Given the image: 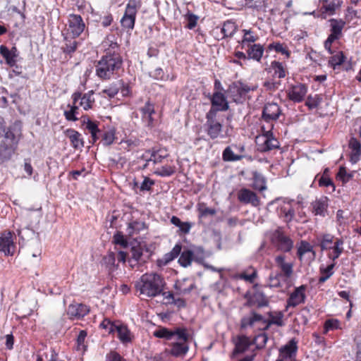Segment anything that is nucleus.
<instances>
[{"instance_id":"nucleus-1","label":"nucleus","mask_w":361,"mask_h":361,"mask_svg":"<svg viewBox=\"0 0 361 361\" xmlns=\"http://www.w3.org/2000/svg\"><path fill=\"white\" fill-rule=\"evenodd\" d=\"M166 283L159 274L151 272L143 274L135 283V288L140 295L155 298L164 290Z\"/></svg>"},{"instance_id":"nucleus-2","label":"nucleus","mask_w":361,"mask_h":361,"mask_svg":"<svg viewBox=\"0 0 361 361\" xmlns=\"http://www.w3.org/2000/svg\"><path fill=\"white\" fill-rule=\"evenodd\" d=\"M17 124L7 129L4 140L0 143V164L9 161L14 154L20 139V130Z\"/></svg>"},{"instance_id":"nucleus-3","label":"nucleus","mask_w":361,"mask_h":361,"mask_svg":"<svg viewBox=\"0 0 361 361\" xmlns=\"http://www.w3.org/2000/svg\"><path fill=\"white\" fill-rule=\"evenodd\" d=\"M122 65V59L118 53L106 54L96 65V74L102 79L110 78Z\"/></svg>"},{"instance_id":"nucleus-4","label":"nucleus","mask_w":361,"mask_h":361,"mask_svg":"<svg viewBox=\"0 0 361 361\" xmlns=\"http://www.w3.org/2000/svg\"><path fill=\"white\" fill-rule=\"evenodd\" d=\"M157 338H164L171 343H180L188 341L189 334L185 328L176 327L169 329L165 327L159 328L153 333Z\"/></svg>"},{"instance_id":"nucleus-5","label":"nucleus","mask_w":361,"mask_h":361,"mask_svg":"<svg viewBox=\"0 0 361 361\" xmlns=\"http://www.w3.org/2000/svg\"><path fill=\"white\" fill-rule=\"evenodd\" d=\"M257 89L255 85L250 86L241 81H235L231 84L228 88V95L236 103H242L246 95Z\"/></svg>"},{"instance_id":"nucleus-6","label":"nucleus","mask_w":361,"mask_h":361,"mask_svg":"<svg viewBox=\"0 0 361 361\" xmlns=\"http://www.w3.org/2000/svg\"><path fill=\"white\" fill-rule=\"evenodd\" d=\"M214 108H211L206 114L204 126L207 134L212 140L219 137L222 132V123L217 120Z\"/></svg>"},{"instance_id":"nucleus-7","label":"nucleus","mask_w":361,"mask_h":361,"mask_svg":"<svg viewBox=\"0 0 361 361\" xmlns=\"http://www.w3.org/2000/svg\"><path fill=\"white\" fill-rule=\"evenodd\" d=\"M330 23V32L327 39L324 42V47L331 53V47L332 43L342 37V31L345 25V22L342 19L331 18L329 20Z\"/></svg>"},{"instance_id":"nucleus-8","label":"nucleus","mask_w":361,"mask_h":361,"mask_svg":"<svg viewBox=\"0 0 361 361\" xmlns=\"http://www.w3.org/2000/svg\"><path fill=\"white\" fill-rule=\"evenodd\" d=\"M271 130L272 126L266 132V134H261L256 137L255 141L259 151L265 152L279 147V142L274 137Z\"/></svg>"},{"instance_id":"nucleus-9","label":"nucleus","mask_w":361,"mask_h":361,"mask_svg":"<svg viewBox=\"0 0 361 361\" xmlns=\"http://www.w3.org/2000/svg\"><path fill=\"white\" fill-rule=\"evenodd\" d=\"M271 240L278 250L284 252H290L293 247V240L286 235L280 228L273 232Z\"/></svg>"},{"instance_id":"nucleus-10","label":"nucleus","mask_w":361,"mask_h":361,"mask_svg":"<svg viewBox=\"0 0 361 361\" xmlns=\"http://www.w3.org/2000/svg\"><path fill=\"white\" fill-rule=\"evenodd\" d=\"M85 27V23L80 16L76 14L69 15L67 30L72 34L73 37H78L83 32Z\"/></svg>"},{"instance_id":"nucleus-11","label":"nucleus","mask_w":361,"mask_h":361,"mask_svg":"<svg viewBox=\"0 0 361 361\" xmlns=\"http://www.w3.org/2000/svg\"><path fill=\"white\" fill-rule=\"evenodd\" d=\"M16 245L13 242V235L11 232H4L0 235V252H4L6 256L14 255Z\"/></svg>"},{"instance_id":"nucleus-12","label":"nucleus","mask_w":361,"mask_h":361,"mask_svg":"<svg viewBox=\"0 0 361 361\" xmlns=\"http://www.w3.org/2000/svg\"><path fill=\"white\" fill-rule=\"evenodd\" d=\"M297 352L298 342L293 338L279 349V356L286 361H296Z\"/></svg>"},{"instance_id":"nucleus-13","label":"nucleus","mask_w":361,"mask_h":361,"mask_svg":"<svg viewBox=\"0 0 361 361\" xmlns=\"http://www.w3.org/2000/svg\"><path fill=\"white\" fill-rule=\"evenodd\" d=\"M276 202L279 203V214L286 223L290 222L294 216L295 211L291 206V201H286L282 199H276Z\"/></svg>"},{"instance_id":"nucleus-14","label":"nucleus","mask_w":361,"mask_h":361,"mask_svg":"<svg viewBox=\"0 0 361 361\" xmlns=\"http://www.w3.org/2000/svg\"><path fill=\"white\" fill-rule=\"evenodd\" d=\"M93 94L94 92L92 90L83 94H82L81 92H77L73 94L72 98L75 104L80 100L79 105L82 107L84 110L87 111L92 109L94 103Z\"/></svg>"},{"instance_id":"nucleus-15","label":"nucleus","mask_w":361,"mask_h":361,"mask_svg":"<svg viewBox=\"0 0 361 361\" xmlns=\"http://www.w3.org/2000/svg\"><path fill=\"white\" fill-rule=\"evenodd\" d=\"M305 290L306 286L304 285L295 288L287 300L286 308L295 307L296 306L304 303L306 298L305 293Z\"/></svg>"},{"instance_id":"nucleus-16","label":"nucleus","mask_w":361,"mask_h":361,"mask_svg":"<svg viewBox=\"0 0 361 361\" xmlns=\"http://www.w3.org/2000/svg\"><path fill=\"white\" fill-rule=\"evenodd\" d=\"M238 200L244 204H250L253 207H257L260 204V200L257 194L247 188H242L238 192Z\"/></svg>"},{"instance_id":"nucleus-17","label":"nucleus","mask_w":361,"mask_h":361,"mask_svg":"<svg viewBox=\"0 0 361 361\" xmlns=\"http://www.w3.org/2000/svg\"><path fill=\"white\" fill-rule=\"evenodd\" d=\"M281 114V109L276 103L267 104L262 111V118L267 123L278 119Z\"/></svg>"},{"instance_id":"nucleus-18","label":"nucleus","mask_w":361,"mask_h":361,"mask_svg":"<svg viewBox=\"0 0 361 361\" xmlns=\"http://www.w3.org/2000/svg\"><path fill=\"white\" fill-rule=\"evenodd\" d=\"M212 107L216 109V114L219 111H226L228 109L229 106L226 100V97L224 93L219 91L214 92L211 97Z\"/></svg>"},{"instance_id":"nucleus-19","label":"nucleus","mask_w":361,"mask_h":361,"mask_svg":"<svg viewBox=\"0 0 361 361\" xmlns=\"http://www.w3.org/2000/svg\"><path fill=\"white\" fill-rule=\"evenodd\" d=\"M307 90V87L304 84L299 83L293 85L288 90V98L294 102H300L303 100Z\"/></svg>"},{"instance_id":"nucleus-20","label":"nucleus","mask_w":361,"mask_h":361,"mask_svg":"<svg viewBox=\"0 0 361 361\" xmlns=\"http://www.w3.org/2000/svg\"><path fill=\"white\" fill-rule=\"evenodd\" d=\"M142 114V121L147 127L152 128L154 119L152 115L155 113L154 104L147 102L144 106L140 109Z\"/></svg>"},{"instance_id":"nucleus-21","label":"nucleus","mask_w":361,"mask_h":361,"mask_svg":"<svg viewBox=\"0 0 361 361\" xmlns=\"http://www.w3.org/2000/svg\"><path fill=\"white\" fill-rule=\"evenodd\" d=\"M285 258L283 255H277L275 257V262L276 266L281 269L280 274L286 278H290L293 274V264L286 262Z\"/></svg>"},{"instance_id":"nucleus-22","label":"nucleus","mask_w":361,"mask_h":361,"mask_svg":"<svg viewBox=\"0 0 361 361\" xmlns=\"http://www.w3.org/2000/svg\"><path fill=\"white\" fill-rule=\"evenodd\" d=\"M89 307L83 304H71L68 306L67 314L71 319H80L88 314Z\"/></svg>"},{"instance_id":"nucleus-23","label":"nucleus","mask_w":361,"mask_h":361,"mask_svg":"<svg viewBox=\"0 0 361 361\" xmlns=\"http://www.w3.org/2000/svg\"><path fill=\"white\" fill-rule=\"evenodd\" d=\"M267 70L269 73H273V78L279 79L284 78L288 73L286 66L277 61H273Z\"/></svg>"},{"instance_id":"nucleus-24","label":"nucleus","mask_w":361,"mask_h":361,"mask_svg":"<svg viewBox=\"0 0 361 361\" xmlns=\"http://www.w3.org/2000/svg\"><path fill=\"white\" fill-rule=\"evenodd\" d=\"M312 212L314 215H319L321 216H325L327 212V208L329 206L328 198L326 197H322L319 199H317L312 203Z\"/></svg>"},{"instance_id":"nucleus-25","label":"nucleus","mask_w":361,"mask_h":361,"mask_svg":"<svg viewBox=\"0 0 361 361\" xmlns=\"http://www.w3.org/2000/svg\"><path fill=\"white\" fill-rule=\"evenodd\" d=\"M115 331L117 333L118 339L123 344L130 343L133 338V335L126 325L118 324Z\"/></svg>"},{"instance_id":"nucleus-26","label":"nucleus","mask_w":361,"mask_h":361,"mask_svg":"<svg viewBox=\"0 0 361 361\" xmlns=\"http://www.w3.org/2000/svg\"><path fill=\"white\" fill-rule=\"evenodd\" d=\"M169 353L174 357L184 356L188 351V341L180 343H171Z\"/></svg>"},{"instance_id":"nucleus-27","label":"nucleus","mask_w":361,"mask_h":361,"mask_svg":"<svg viewBox=\"0 0 361 361\" xmlns=\"http://www.w3.org/2000/svg\"><path fill=\"white\" fill-rule=\"evenodd\" d=\"M344 240L343 238H337L334 241V245L330 250L332 251L328 255V257L335 262L344 250Z\"/></svg>"},{"instance_id":"nucleus-28","label":"nucleus","mask_w":361,"mask_h":361,"mask_svg":"<svg viewBox=\"0 0 361 361\" xmlns=\"http://www.w3.org/2000/svg\"><path fill=\"white\" fill-rule=\"evenodd\" d=\"M264 48L259 44H254L252 45H247V59H253L259 61L263 56Z\"/></svg>"},{"instance_id":"nucleus-29","label":"nucleus","mask_w":361,"mask_h":361,"mask_svg":"<svg viewBox=\"0 0 361 361\" xmlns=\"http://www.w3.org/2000/svg\"><path fill=\"white\" fill-rule=\"evenodd\" d=\"M310 253V259H314L316 257V253L313 250V247L307 241L302 240L298 247L297 255L300 259V260L302 259V257L307 254Z\"/></svg>"},{"instance_id":"nucleus-30","label":"nucleus","mask_w":361,"mask_h":361,"mask_svg":"<svg viewBox=\"0 0 361 361\" xmlns=\"http://www.w3.org/2000/svg\"><path fill=\"white\" fill-rule=\"evenodd\" d=\"M257 277V271L255 269L250 267L248 269L233 276L235 279L243 280L250 283H253L255 279Z\"/></svg>"},{"instance_id":"nucleus-31","label":"nucleus","mask_w":361,"mask_h":361,"mask_svg":"<svg viewBox=\"0 0 361 361\" xmlns=\"http://www.w3.org/2000/svg\"><path fill=\"white\" fill-rule=\"evenodd\" d=\"M252 180L253 182L251 186L254 190H259L260 192L267 190L266 179L260 173L254 171L252 173Z\"/></svg>"},{"instance_id":"nucleus-32","label":"nucleus","mask_w":361,"mask_h":361,"mask_svg":"<svg viewBox=\"0 0 361 361\" xmlns=\"http://www.w3.org/2000/svg\"><path fill=\"white\" fill-rule=\"evenodd\" d=\"M250 345V341L247 336H243L238 338L235 343V349L233 350V355L236 354L243 353L245 352Z\"/></svg>"},{"instance_id":"nucleus-33","label":"nucleus","mask_w":361,"mask_h":361,"mask_svg":"<svg viewBox=\"0 0 361 361\" xmlns=\"http://www.w3.org/2000/svg\"><path fill=\"white\" fill-rule=\"evenodd\" d=\"M102 263L110 273L116 271L118 267V265L116 264V255L113 252H109L103 257Z\"/></svg>"},{"instance_id":"nucleus-34","label":"nucleus","mask_w":361,"mask_h":361,"mask_svg":"<svg viewBox=\"0 0 361 361\" xmlns=\"http://www.w3.org/2000/svg\"><path fill=\"white\" fill-rule=\"evenodd\" d=\"M136 14L137 13L125 11L124 15L121 20L123 27L133 30L135 25Z\"/></svg>"},{"instance_id":"nucleus-35","label":"nucleus","mask_w":361,"mask_h":361,"mask_svg":"<svg viewBox=\"0 0 361 361\" xmlns=\"http://www.w3.org/2000/svg\"><path fill=\"white\" fill-rule=\"evenodd\" d=\"M238 29L237 25L232 20L226 21L221 28L224 37H231Z\"/></svg>"},{"instance_id":"nucleus-36","label":"nucleus","mask_w":361,"mask_h":361,"mask_svg":"<svg viewBox=\"0 0 361 361\" xmlns=\"http://www.w3.org/2000/svg\"><path fill=\"white\" fill-rule=\"evenodd\" d=\"M197 211L199 213V218H206L209 216H213L216 214V210L214 208H209L204 202L197 204Z\"/></svg>"},{"instance_id":"nucleus-37","label":"nucleus","mask_w":361,"mask_h":361,"mask_svg":"<svg viewBox=\"0 0 361 361\" xmlns=\"http://www.w3.org/2000/svg\"><path fill=\"white\" fill-rule=\"evenodd\" d=\"M251 302L256 305L259 307L267 306L269 301L262 292H256L251 298Z\"/></svg>"},{"instance_id":"nucleus-38","label":"nucleus","mask_w":361,"mask_h":361,"mask_svg":"<svg viewBox=\"0 0 361 361\" xmlns=\"http://www.w3.org/2000/svg\"><path fill=\"white\" fill-rule=\"evenodd\" d=\"M335 265L336 263L333 262L328 265L326 267H320L321 276L319 279V283H324L334 274L333 269L334 268Z\"/></svg>"},{"instance_id":"nucleus-39","label":"nucleus","mask_w":361,"mask_h":361,"mask_svg":"<svg viewBox=\"0 0 361 361\" xmlns=\"http://www.w3.org/2000/svg\"><path fill=\"white\" fill-rule=\"evenodd\" d=\"M67 133L70 141L74 148L83 147V142L82 141L80 134L78 132L74 130H68Z\"/></svg>"},{"instance_id":"nucleus-40","label":"nucleus","mask_w":361,"mask_h":361,"mask_svg":"<svg viewBox=\"0 0 361 361\" xmlns=\"http://www.w3.org/2000/svg\"><path fill=\"white\" fill-rule=\"evenodd\" d=\"M192 261V253L191 250H183L178 259L179 264L183 267L190 266Z\"/></svg>"},{"instance_id":"nucleus-41","label":"nucleus","mask_w":361,"mask_h":361,"mask_svg":"<svg viewBox=\"0 0 361 361\" xmlns=\"http://www.w3.org/2000/svg\"><path fill=\"white\" fill-rule=\"evenodd\" d=\"M145 227V224L144 222L134 221L130 222L128 225L127 232L129 235H133L135 233H139L140 231L143 230Z\"/></svg>"},{"instance_id":"nucleus-42","label":"nucleus","mask_w":361,"mask_h":361,"mask_svg":"<svg viewBox=\"0 0 361 361\" xmlns=\"http://www.w3.org/2000/svg\"><path fill=\"white\" fill-rule=\"evenodd\" d=\"M223 159L226 161H239L243 159V155L235 154L231 147H227L223 152Z\"/></svg>"},{"instance_id":"nucleus-43","label":"nucleus","mask_w":361,"mask_h":361,"mask_svg":"<svg viewBox=\"0 0 361 361\" xmlns=\"http://www.w3.org/2000/svg\"><path fill=\"white\" fill-rule=\"evenodd\" d=\"M0 54L5 59L7 64H8L10 66H13L16 64V58L14 56H12V54L10 53V50L6 46H0Z\"/></svg>"},{"instance_id":"nucleus-44","label":"nucleus","mask_w":361,"mask_h":361,"mask_svg":"<svg viewBox=\"0 0 361 361\" xmlns=\"http://www.w3.org/2000/svg\"><path fill=\"white\" fill-rule=\"evenodd\" d=\"M334 237L332 235L329 233L323 235L320 241L322 250H330L333 246L332 244H334Z\"/></svg>"},{"instance_id":"nucleus-45","label":"nucleus","mask_w":361,"mask_h":361,"mask_svg":"<svg viewBox=\"0 0 361 361\" xmlns=\"http://www.w3.org/2000/svg\"><path fill=\"white\" fill-rule=\"evenodd\" d=\"M181 252V245L179 244H176L171 252L166 253L164 256V263L167 264L175 258H176Z\"/></svg>"},{"instance_id":"nucleus-46","label":"nucleus","mask_w":361,"mask_h":361,"mask_svg":"<svg viewBox=\"0 0 361 361\" xmlns=\"http://www.w3.org/2000/svg\"><path fill=\"white\" fill-rule=\"evenodd\" d=\"M86 128L91 133L92 142L94 143L99 138L98 133H100L97 125L94 122L88 120L86 123Z\"/></svg>"},{"instance_id":"nucleus-47","label":"nucleus","mask_w":361,"mask_h":361,"mask_svg":"<svg viewBox=\"0 0 361 361\" xmlns=\"http://www.w3.org/2000/svg\"><path fill=\"white\" fill-rule=\"evenodd\" d=\"M243 32L244 33V36L241 42L243 48L245 47L246 43H254L258 40V37L257 35H254L251 30L244 29L243 30Z\"/></svg>"},{"instance_id":"nucleus-48","label":"nucleus","mask_w":361,"mask_h":361,"mask_svg":"<svg viewBox=\"0 0 361 361\" xmlns=\"http://www.w3.org/2000/svg\"><path fill=\"white\" fill-rule=\"evenodd\" d=\"M269 49L270 50H274L276 52L281 53L285 55L286 58H289L290 56V51L288 50L287 47L279 42L270 44L269 45Z\"/></svg>"},{"instance_id":"nucleus-49","label":"nucleus","mask_w":361,"mask_h":361,"mask_svg":"<svg viewBox=\"0 0 361 361\" xmlns=\"http://www.w3.org/2000/svg\"><path fill=\"white\" fill-rule=\"evenodd\" d=\"M264 322L267 323L264 328L265 330L268 329L271 324H276L278 326H282L284 324L283 322V314L281 312L276 316H272L271 319L269 321L264 320Z\"/></svg>"},{"instance_id":"nucleus-50","label":"nucleus","mask_w":361,"mask_h":361,"mask_svg":"<svg viewBox=\"0 0 361 361\" xmlns=\"http://www.w3.org/2000/svg\"><path fill=\"white\" fill-rule=\"evenodd\" d=\"M154 173L161 177L170 176L175 173V167L163 166L161 168H158Z\"/></svg>"},{"instance_id":"nucleus-51","label":"nucleus","mask_w":361,"mask_h":361,"mask_svg":"<svg viewBox=\"0 0 361 361\" xmlns=\"http://www.w3.org/2000/svg\"><path fill=\"white\" fill-rule=\"evenodd\" d=\"M103 46L106 48V54L118 53V44L116 42L111 39L109 37L103 42Z\"/></svg>"},{"instance_id":"nucleus-52","label":"nucleus","mask_w":361,"mask_h":361,"mask_svg":"<svg viewBox=\"0 0 361 361\" xmlns=\"http://www.w3.org/2000/svg\"><path fill=\"white\" fill-rule=\"evenodd\" d=\"M193 261L202 264L205 258L203 248L198 247L192 250Z\"/></svg>"},{"instance_id":"nucleus-53","label":"nucleus","mask_w":361,"mask_h":361,"mask_svg":"<svg viewBox=\"0 0 361 361\" xmlns=\"http://www.w3.org/2000/svg\"><path fill=\"white\" fill-rule=\"evenodd\" d=\"M146 154L148 156V158L147 159V162H152L153 164L161 163L165 157L164 156L159 154L155 151L151 152L149 150L146 152Z\"/></svg>"},{"instance_id":"nucleus-54","label":"nucleus","mask_w":361,"mask_h":361,"mask_svg":"<svg viewBox=\"0 0 361 361\" xmlns=\"http://www.w3.org/2000/svg\"><path fill=\"white\" fill-rule=\"evenodd\" d=\"M344 56L343 54V52L341 51H339L336 54L332 56L329 61V63L330 64V66L333 68H335V67L336 66H340L341 64H342L344 61Z\"/></svg>"},{"instance_id":"nucleus-55","label":"nucleus","mask_w":361,"mask_h":361,"mask_svg":"<svg viewBox=\"0 0 361 361\" xmlns=\"http://www.w3.org/2000/svg\"><path fill=\"white\" fill-rule=\"evenodd\" d=\"M322 99L319 95H314V97L310 95L307 99L305 104L309 107V109H313L319 105Z\"/></svg>"},{"instance_id":"nucleus-56","label":"nucleus","mask_w":361,"mask_h":361,"mask_svg":"<svg viewBox=\"0 0 361 361\" xmlns=\"http://www.w3.org/2000/svg\"><path fill=\"white\" fill-rule=\"evenodd\" d=\"M324 333L326 334L330 330L340 329V322L337 319H328L324 323Z\"/></svg>"},{"instance_id":"nucleus-57","label":"nucleus","mask_w":361,"mask_h":361,"mask_svg":"<svg viewBox=\"0 0 361 361\" xmlns=\"http://www.w3.org/2000/svg\"><path fill=\"white\" fill-rule=\"evenodd\" d=\"M141 7L140 0H129L126 5V11L137 13V10Z\"/></svg>"},{"instance_id":"nucleus-58","label":"nucleus","mask_w":361,"mask_h":361,"mask_svg":"<svg viewBox=\"0 0 361 361\" xmlns=\"http://www.w3.org/2000/svg\"><path fill=\"white\" fill-rule=\"evenodd\" d=\"M341 3L342 1L340 0H334L329 4L323 6V8L326 12H329L330 15H333L336 8L341 6Z\"/></svg>"},{"instance_id":"nucleus-59","label":"nucleus","mask_w":361,"mask_h":361,"mask_svg":"<svg viewBox=\"0 0 361 361\" xmlns=\"http://www.w3.org/2000/svg\"><path fill=\"white\" fill-rule=\"evenodd\" d=\"M66 42L65 44V46L63 47V51L67 54H71L74 52L78 46V42L76 40H68L66 39Z\"/></svg>"},{"instance_id":"nucleus-60","label":"nucleus","mask_w":361,"mask_h":361,"mask_svg":"<svg viewBox=\"0 0 361 361\" xmlns=\"http://www.w3.org/2000/svg\"><path fill=\"white\" fill-rule=\"evenodd\" d=\"M119 87L116 84H112L102 90V93L106 94L109 97H114L118 92Z\"/></svg>"},{"instance_id":"nucleus-61","label":"nucleus","mask_w":361,"mask_h":361,"mask_svg":"<svg viewBox=\"0 0 361 361\" xmlns=\"http://www.w3.org/2000/svg\"><path fill=\"white\" fill-rule=\"evenodd\" d=\"M114 243L120 245L122 247H126L128 245L127 240L121 232H117L114 235Z\"/></svg>"},{"instance_id":"nucleus-62","label":"nucleus","mask_w":361,"mask_h":361,"mask_svg":"<svg viewBox=\"0 0 361 361\" xmlns=\"http://www.w3.org/2000/svg\"><path fill=\"white\" fill-rule=\"evenodd\" d=\"M102 142L104 145H109L113 143L115 135L114 133L112 131H106L104 132L102 135Z\"/></svg>"},{"instance_id":"nucleus-63","label":"nucleus","mask_w":361,"mask_h":361,"mask_svg":"<svg viewBox=\"0 0 361 361\" xmlns=\"http://www.w3.org/2000/svg\"><path fill=\"white\" fill-rule=\"evenodd\" d=\"M338 177L343 183H347L353 178V174L348 173L345 167H341L338 173Z\"/></svg>"},{"instance_id":"nucleus-64","label":"nucleus","mask_w":361,"mask_h":361,"mask_svg":"<svg viewBox=\"0 0 361 361\" xmlns=\"http://www.w3.org/2000/svg\"><path fill=\"white\" fill-rule=\"evenodd\" d=\"M185 18L188 21L186 27L190 30L193 29L197 25L198 17L192 13H188L185 16Z\"/></svg>"}]
</instances>
